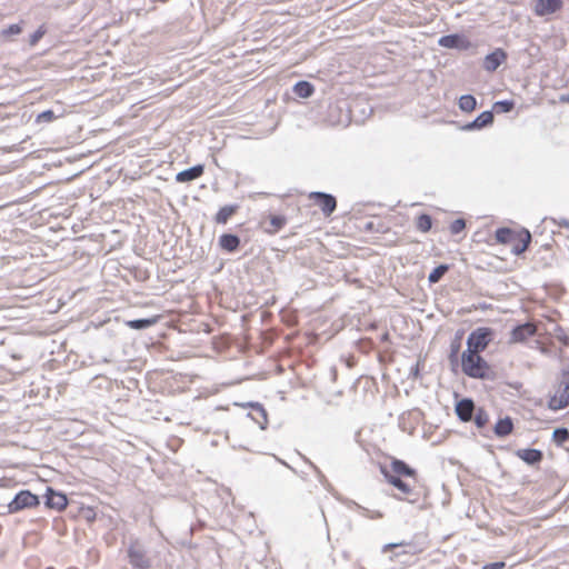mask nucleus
Masks as SVG:
<instances>
[{
  "mask_svg": "<svg viewBox=\"0 0 569 569\" xmlns=\"http://www.w3.org/2000/svg\"><path fill=\"white\" fill-rule=\"evenodd\" d=\"M416 228L421 232H428L432 228V218L430 214L421 213L416 221Z\"/></svg>",
  "mask_w": 569,
  "mask_h": 569,
  "instance_id": "nucleus-30",
  "label": "nucleus"
},
{
  "mask_svg": "<svg viewBox=\"0 0 569 569\" xmlns=\"http://www.w3.org/2000/svg\"><path fill=\"white\" fill-rule=\"evenodd\" d=\"M449 266L446 263H441L437 266L428 276V281L430 283H437L440 279L448 272Z\"/></svg>",
  "mask_w": 569,
  "mask_h": 569,
  "instance_id": "nucleus-31",
  "label": "nucleus"
},
{
  "mask_svg": "<svg viewBox=\"0 0 569 569\" xmlns=\"http://www.w3.org/2000/svg\"><path fill=\"white\" fill-rule=\"evenodd\" d=\"M157 322V318H140L127 321V326L134 330H143L150 328Z\"/></svg>",
  "mask_w": 569,
  "mask_h": 569,
  "instance_id": "nucleus-28",
  "label": "nucleus"
},
{
  "mask_svg": "<svg viewBox=\"0 0 569 569\" xmlns=\"http://www.w3.org/2000/svg\"><path fill=\"white\" fill-rule=\"evenodd\" d=\"M241 406L249 408L248 417L258 423L261 430L267 429L268 413L260 402H247Z\"/></svg>",
  "mask_w": 569,
  "mask_h": 569,
  "instance_id": "nucleus-11",
  "label": "nucleus"
},
{
  "mask_svg": "<svg viewBox=\"0 0 569 569\" xmlns=\"http://www.w3.org/2000/svg\"><path fill=\"white\" fill-rule=\"evenodd\" d=\"M390 468L393 476L398 477H408V478H417V470L411 468L407 462L400 459H393L390 463Z\"/></svg>",
  "mask_w": 569,
  "mask_h": 569,
  "instance_id": "nucleus-20",
  "label": "nucleus"
},
{
  "mask_svg": "<svg viewBox=\"0 0 569 569\" xmlns=\"http://www.w3.org/2000/svg\"><path fill=\"white\" fill-rule=\"evenodd\" d=\"M552 441L558 447H562L567 441H569V430L566 427L556 428L552 432Z\"/></svg>",
  "mask_w": 569,
  "mask_h": 569,
  "instance_id": "nucleus-29",
  "label": "nucleus"
},
{
  "mask_svg": "<svg viewBox=\"0 0 569 569\" xmlns=\"http://www.w3.org/2000/svg\"><path fill=\"white\" fill-rule=\"evenodd\" d=\"M21 31H22V27L20 23H12V24L8 26L7 28L2 29L0 34L3 38H9L11 36H17V34L21 33Z\"/></svg>",
  "mask_w": 569,
  "mask_h": 569,
  "instance_id": "nucleus-35",
  "label": "nucleus"
},
{
  "mask_svg": "<svg viewBox=\"0 0 569 569\" xmlns=\"http://www.w3.org/2000/svg\"><path fill=\"white\" fill-rule=\"evenodd\" d=\"M219 246L227 252H234L240 247V238L233 233H223L219 237Z\"/></svg>",
  "mask_w": 569,
  "mask_h": 569,
  "instance_id": "nucleus-21",
  "label": "nucleus"
},
{
  "mask_svg": "<svg viewBox=\"0 0 569 569\" xmlns=\"http://www.w3.org/2000/svg\"><path fill=\"white\" fill-rule=\"evenodd\" d=\"M563 341L565 345H568V338L565 337V339H561Z\"/></svg>",
  "mask_w": 569,
  "mask_h": 569,
  "instance_id": "nucleus-43",
  "label": "nucleus"
},
{
  "mask_svg": "<svg viewBox=\"0 0 569 569\" xmlns=\"http://www.w3.org/2000/svg\"><path fill=\"white\" fill-rule=\"evenodd\" d=\"M465 228L466 221L461 218L453 220L449 226V230L452 234H459Z\"/></svg>",
  "mask_w": 569,
  "mask_h": 569,
  "instance_id": "nucleus-37",
  "label": "nucleus"
},
{
  "mask_svg": "<svg viewBox=\"0 0 569 569\" xmlns=\"http://www.w3.org/2000/svg\"><path fill=\"white\" fill-rule=\"evenodd\" d=\"M495 237L498 243L511 246V253L515 256L523 253L532 239L529 230L522 228L517 231L508 227L498 228Z\"/></svg>",
  "mask_w": 569,
  "mask_h": 569,
  "instance_id": "nucleus-1",
  "label": "nucleus"
},
{
  "mask_svg": "<svg viewBox=\"0 0 569 569\" xmlns=\"http://www.w3.org/2000/svg\"><path fill=\"white\" fill-rule=\"evenodd\" d=\"M506 567V562L503 561H496L491 563H486L481 569H502Z\"/></svg>",
  "mask_w": 569,
  "mask_h": 569,
  "instance_id": "nucleus-40",
  "label": "nucleus"
},
{
  "mask_svg": "<svg viewBox=\"0 0 569 569\" xmlns=\"http://www.w3.org/2000/svg\"><path fill=\"white\" fill-rule=\"evenodd\" d=\"M54 119H57V116L54 114V112L52 110L48 109V110H44L37 114L36 122L37 123H50Z\"/></svg>",
  "mask_w": 569,
  "mask_h": 569,
  "instance_id": "nucleus-34",
  "label": "nucleus"
},
{
  "mask_svg": "<svg viewBox=\"0 0 569 569\" xmlns=\"http://www.w3.org/2000/svg\"><path fill=\"white\" fill-rule=\"evenodd\" d=\"M292 91L299 98H310L315 92V86L306 80H300L295 83Z\"/></svg>",
  "mask_w": 569,
  "mask_h": 569,
  "instance_id": "nucleus-24",
  "label": "nucleus"
},
{
  "mask_svg": "<svg viewBox=\"0 0 569 569\" xmlns=\"http://www.w3.org/2000/svg\"><path fill=\"white\" fill-rule=\"evenodd\" d=\"M507 53L502 49H496L486 56L483 61L485 70L489 72L496 71L500 64L506 60Z\"/></svg>",
  "mask_w": 569,
  "mask_h": 569,
  "instance_id": "nucleus-18",
  "label": "nucleus"
},
{
  "mask_svg": "<svg viewBox=\"0 0 569 569\" xmlns=\"http://www.w3.org/2000/svg\"><path fill=\"white\" fill-rule=\"evenodd\" d=\"M382 472H383L387 481L405 495V497L402 499H406L409 502L417 501V498H411V496L413 495V490L408 482H406L398 476H392L385 469H382Z\"/></svg>",
  "mask_w": 569,
  "mask_h": 569,
  "instance_id": "nucleus-12",
  "label": "nucleus"
},
{
  "mask_svg": "<svg viewBox=\"0 0 569 569\" xmlns=\"http://www.w3.org/2000/svg\"><path fill=\"white\" fill-rule=\"evenodd\" d=\"M455 410L461 421L468 422L473 418L476 405L471 398H463L457 402Z\"/></svg>",
  "mask_w": 569,
  "mask_h": 569,
  "instance_id": "nucleus-15",
  "label": "nucleus"
},
{
  "mask_svg": "<svg viewBox=\"0 0 569 569\" xmlns=\"http://www.w3.org/2000/svg\"><path fill=\"white\" fill-rule=\"evenodd\" d=\"M68 505L67 496L60 491H56L51 487L46 491V506L58 511L63 510Z\"/></svg>",
  "mask_w": 569,
  "mask_h": 569,
  "instance_id": "nucleus-13",
  "label": "nucleus"
},
{
  "mask_svg": "<svg viewBox=\"0 0 569 569\" xmlns=\"http://www.w3.org/2000/svg\"><path fill=\"white\" fill-rule=\"evenodd\" d=\"M239 210L238 203L227 204L221 207L214 216V222L218 224H226L228 220Z\"/></svg>",
  "mask_w": 569,
  "mask_h": 569,
  "instance_id": "nucleus-22",
  "label": "nucleus"
},
{
  "mask_svg": "<svg viewBox=\"0 0 569 569\" xmlns=\"http://www.w3.org/2000/svg\"><path fill=\"white\" fill-rule=\"evenodd\" d=\"M39 503L40 500L37 495L32 493L30 490H20L8 503L7 511L1 512V515L16 513L23 509L37 507Z\"/></svg>",
  "mask_w": 569,
  "mask_h": 569,
  "instance_id": "nucleus-5",
  "label": "nucleus"
},
{
  "mask_svg": "<svg viewBox=\"0 0 569 569\" xmlns=\"http://www.w3.org/2000/svg\"><path fill=\"white\" fill-rule=\"evenodd\" d=\"M46 33V29L43 26H40L29 38V43L31 46H34L37 44L40 39L44 36Z\"/></svg>",
  "mask_w": 569,
  "mask_h": 569,
  "instance_id": "nucleus-38",
  "label": "nucleus"
},
{
  "mask_svg": "<svg viewBox=\"0 0 569 569\" xmlns=\"http://www.w3.org/2000/svg\"><path fill=\"white\" fill-rule=\"evenodd\" d=\"M513 430V422L510 417H505L499 419L493 427V432L498 438H503L509 436Z\"/></svg>",
  "mask_w": 569,
  "mask_h": 569,
  "instance_id": "nucleus-23",
  "label": "nucleus"
},
{
  "mask_svg": "<svg viewBox=\"0 0 569 569\" xmlns=\"http://www.w3.org/2000/svg\"><path fill=\"white\" fill-rule=\"evenodd\" d=\"M537 326L532 322H525L516 326L510 332V343L525 342L536 336Z\"/></svg>",
  "mask_w": 569,
  "mask_h": 569,
  "instance_id": "nucleus-9",
  "label": "nucleus"
},
{
  "mask_svg": "<svg viewBox=\"0 0 569 569\" xmlns=\"http://www.w3.org/2000/svg\"><path fill=\"white\" fill-rule=\"evenodd\" d=\"M282 465H284L286 467H288L291 471H293L295 473L297 472L295 468H292L291 466H289L287 462L284 461H280Z\"/></svg>",
  "mask_w": 569,
  "mask_h": 569,
  "instance_id": "nucleus-42",
  "label": "nucleus"
},
{
  "mask_svg": "<svg viewBox=\"0 0 569 569\" xmlns=\"http://www.w3.org/2000/svg\"><path fill=\"white\" fill-rule=\"evenodd\" d=\"M127 557L129 563L134 569H149L151 567V559L139 540H133L129 543Z\"/></svg>",
  "mask_w": 569,
  "mask_h": 569,
  "instance_id": "nucleus-6",
  "label": "nucleus"
},
{
  "mask_svg": "<svg viewBox=\"0 0 569 569\" xmlns=\"http://www.w3.org/2000/svg\"><path fill=\"white\" fill-rule=\"evenodd\" d=\"M306 462L309 463V466L316 471L317 476H318V479L320 481V483L322 486H327L328 483V480L326 478V476L319 470V468L313 463L311 462L309 459L305 458Z\"/></svg>",
  "mask_w": 569,
  "mask_h": 569,
  "instance_id": "nucleus-39",
  "label": "nucleus"
},
{
  "mask_svg": "<svg viewBox=\"0 0 569 569\" xmlns=\"http://www.w3.org/2000/svg\"><path fill=\"white\" fill-rule=\"evenodd\" d=\"M341 501L349 510H353V511L358 512L363 518L371 519V520H377V519L383 518V513L381 511L371 510L369 508H366V507L359 505L358 502H356L355 500L345 498Z\"/></svg>",
  "mask_w": 569,
  "mask_h": 569,
  "instance_id": "nucleus-14",
  "label": "nucleus"
},
{
  "mask_svg": "<svg viewBox=\"0 0 569 569\" xmlns=\"http://www.w3.org/2000/svg\"><path fill=\"white\" fill-rule=\"evenodd\" d=\"M458 106H459V109L463 112H471L476 109L477 107V100L476 98L468 93V94H463L459 98L458 100Z\"/></svg>",
  "mask_w": 569,
  "mask_h": 569,
  "instance_id": "nucleus-27",
  "label": "nucleus"
},
{
  "mask_svg": "<svg viewBox=\"0 0 569 569\" xmlns=\"http://www.w3.org/2000/svg\"><path fill=\"white\" fill-rule=\"evenodd\" d=\"M495 337V330L489 327H479L472 330L467 338V349L470 353H481L487 349Z\"/></svg>",
  "mask_w": 569,
  "mask_h": 569,
  "instance_id": "nucleus-4",
  "label": "nucleus"
},
{
  "mask_svg": "<svg viewBox=\"0 0 569 569\" xmlns=\"http://www.w3.org/2000/svg\"><path fill=\"white\" fill-rule=\"evenodd\" d=\"M438 44L448 49L466 51L471 48V42L463 33H450L438 39Z\"/></svg>",
  "mask_w": 569,
  "mask_h": 569,
  "instance_id": "nucleus-7",
  "label": "nucleus"
},
{
  "mask_svg": "<svg viewBox=\"0 0 569 569\" xmlns=\"http://www.w3.org/2000/svg\"><path fill=\"white\" fill-rule=\"evenodd\" d=\"M515 108L513 100H499L493 103V110L498 113H508Z\"/></svg>",
  "mask_w": 569,
  "mask_h": 569,
  "instance_id": "nucleus-33",
  "label": "nucleus"
},
{
  "mask_svg": "<svg viewBox=\"0 0 569 569\" xmlns=\"http://www.w3.org/2000/svg\"><path fill=\"white\" fill-rule=\"evenodd\" d=\"M462 372L469 378L493 380L496 375L489 363L479 355L463 351L461 355Z\"/></svg>",
  "mask_w": 569,
  "mask_h": 569,
  "instance_id": "nucleus-2",
  "label": "nucleus"
},
{
  "mask_svg": "<svg viewBox=\"0 0 569 569\" xmlns=\"http://www.w3.org/2000/svg\"><path fill=\"white\" fill-rule=\"evenodd\" d=\"M462 337H463V331L462 330H458L456 333H455V337L451 341L453 342H461L462 341Z\"/></svg>",
  "mask_w": 569,
  "mask_h": 569,
  "instance_id": "nucleus-41",
  "label": "nucleus"
},
{
  "mask_svg": "<svg viewBox=\"0 0 569 569\" xmlns=\"http://www.w3.org/2000/svg\"><path fill=\"white\" fill-rule=\"evenodd\" d=\"M472 419L478 429H483L489 422V415L483 408H478L475 411Z\"/></svg>",
  "mask_w": 569,
  "mask_h": 569,
  "instance_id": "nucleus-32",
  "label": "nucleus"
},
{
  "mask_svg": "<svg viewBox=\"0 0 569 569\" xmlns=\"http://www.w3.org/2000/svg\"><path fill=\"white\" fill-rule=\"evenodd\" d=\"M461 349V342H450L449 361L452 366L458 365V355Z\"/></svg>",
  "mask_w": 569,
  "mask_h": 569,
  "instance_id": "nucleus-36",
  "label": "nucleus"
},
{
  "mask_svg": "<svg viewBox=\"0 0 569 569\" xmlns=\"http://www.w3.org/2000/svg\"><path fill=\"white\" fill-rule=\"evenodd\" d=\"M203 172H204V166L199 163V164L192 166L188 169H184L182 171H179L176 174V181L180 182V183L193 181V180L200 178L203 174Z\"/></svg>",
  "mask_w": 569,
  "mask_h": 569,
  "instance_id": "nucleus-19",
  "label": "nucleus"
},
{
  "mask_svg": "<svg viewBox=\"0 0 569 569\" xmlns=\"http://www.w3.org/2000/svg\"><path fill=\"white\" fill-rule=\"evenodd\" d=\"M391 549H399V551L396 552V556H399L401 553L403 555H413L416 553V547L412 543H405V542H398V543H387L382 547V553L388 552Z\"/></svg>",
  "mask_w": 569,
  "mask_h": 569,
  "instance_id": "nucleus-25",
  "label": "nucleus"
},
{
  "mask_svg": "<svg viewBox=\"0 0 569 569\" xmlns=\"http://www.w3.org/2000/svg\"><path fill=\"white\" fill-rule=\"evenodd\" d=\"M562 7V0H536L532 10L537 17H546L560 11Z\"/></svg>",
  "mask_w": 569,
  "mask_h": 569,
  "instance_id": "nucleus-10",
  "label": "nucleus"
},
{
  "mask_svg": "<svg viewBox=\"0 0 569 569\" xmlns=\"http://www.w3.org/2000/svg\"><path fill=\"white\" fill-rule=\"evenodd\" d=\"M516 456L529 466L539 465L543 459L542 451L535 448L518 449Z\"/></svg>",
  "mask_w": 569,
  "mask_h": 569,
  "instance_id": "nucleus-17",
  "label": "nucleus"
},
{
  "mask_svg": "<svg viewBox=\"0 0 569 569\" xmlns=\"http://www.w3.org/2000/svg\"><path fill=\"white\" fill-rule=\"evenodd\" d=\"M493 122V113L491 110L482 111L476 119L466 123L462 129L466 131H475L486 128Z\"/></svg>",
  "mask_w": 569,
  "mask_h": 569,
  "instance_id": "nucleus-16",
  "label": "nucleus"
},
{
  "mask_svg": "<svg viewBox=\"0 0 569 569\" xmlns=\"http://www.w3.org/2000/svg\"><path fill=\"white\" fill-rule=\"evenodd\" d=\"M569 406V365L561 369L555 385V393L548 400V407L558 411Z\"/></svg>",
  "mask_w": 569,
  "mask_h": 569,
  "instance_id": "nucleus-3",
  "label": "nucleus"
},
{
  "mask_svg": "<svg viewBox=\"0 0 569 569\" xmlns=\"http://www.w3.org/2000/svg\"><path fill=\"white\" fill-rule=\"evenodd\" d=\"M287 224V218L282 214H274L270 217V227L266 229L269 234H276Z\"/></svg>",
  "mask_w": 569,
  "mask_h": 569,
  "instance_id": "nucleus-26",
  "label": "nucleus"
},
{
  "mask_svg": "<svg viewBox=\"0 0 569 569\" xmlns=\"http://www.w3.org/2000/svg\"><path fill=\"white\" fill-rule=\"evenodd\" d=\"M309 199L321 209L326 217L331 216L337 208L336 197L327 192L313 191L309 194Z\"/></svg>",
  "mask_w": 569,
  "mask_h": 569,
  "instance_id": "nucleus-8",
  "label": "nucleus"
}]
</instances>
